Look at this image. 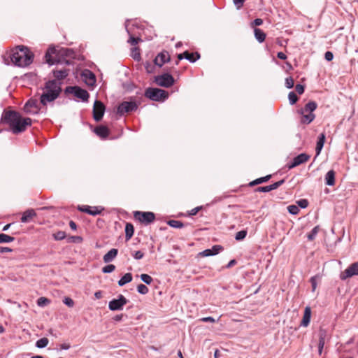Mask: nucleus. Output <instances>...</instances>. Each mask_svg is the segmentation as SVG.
<instances>
[{
	"mask_svg": "<svg viewBox=\"0 0 358 358\" xmlns=\"http://www.w3.org/2000/svg\"><path fill=\"white\" fill-rule=\"evenodd\" d=\"M8 124L11 131L17 134L26 130L27 126H31L32 120L29 117L23 118L20 113L15 110H4L0 120V124Z\"/></svg>",
	"mask_w": 358,
	"mask_h": 358,
	"instance_id": "f257e3e1",
	"label": "nucleus"
},
{
	"mask_svg": "<svg viewBox=\"0 0 358 358\" xmlns=\"http://www.w3.org/2000/svg\"><path fill=\"white\" fill-rule=\"evenodd\" d=\"M12 62L17 66L25 67L30 65L34 60L33 52L26 46L18 45L10 54Z\"/></svg>",
	"mask_w": 358,
	"mask_h": 358,
	"instance_id": "f03ea898",
	"label": "nucleus"
},
{
	"mask_svg": "<svg viewBox=\"0 0 358 358\" xmlns=\"http://www.w3.org/2000/svg\"><path fill=\"white\" fill-rule=\"evenodd\" d=\"M57 54V50L55 47H49L47 50L45 54V62L50 65L52 66L55 64L57 63H62V62L59 59L55 60L52 57V55ZM58 55H59L62 57H71L73 58L75 55V52L70 48H61L58 51Z\"/></svg>",
	"mask_w": 358,
	"mask_h": 358,
	"instance_id": "7ed1b4c3",
	"label": "nucleus"
},
{
	"mask_svg": "<svg viewBox=\"0 0 358 358\" xmlns=\"http://www.w3.org/2000/svg\"><path fill=\"white\" fill-rule=\"evenodd\" d=\"M141 101H136L134 97L129 98V101H124L120 103L117 108V114L122 116L125 113L136 111L138 109Z\"/></svg>",
	"mask_w": 358,
	"mask_h": 358,
	"instance_id": "20e7f679",
	"label": "nucleus"
},
{
	"mask_svg": "<svg viewBox=\"0 0 358 358\" xmlns=\"http://www.w3.org/2000/svg\"><path fill=\"white\" fill-rule=\"evenodd\" d=\"M144 96L153 101H164L169 97L168 92L155 87H148L145 90Z\"/></svg>",
	"mask_w": 358,
	"mask_h": 358,
	"instance_id": "39448f33",
	"label": "nucleus"
},
{
	"mask_svg": "<svg viewBox=\"0 0 358 358\" xmlns=\"http://www.w3.org/2000/svg\"><path fill=\"white\" fill-rule=\"evenodd\" d=\"M66 94H73L75 96L80 99L83 101H88L90 94L88 92L79 86H69L64 90Z\"/></svg>",
	"mask_w": 358,
	"mask_h": 358,
	"instance_id": "423d86ee",
	"label": "nucleus"
},
{
	"mask_svg": "<svg viewBox=\"0 0 358 358\" xmlns=\"http://www.w3.org/2000/svg\"><path fill=\"white\" fill-rule=\"evenodd\" d=\"M134 217L136 220H138L145 225L151 224L155 220V213L150 211H135L134 213Z\"/></svg>",
	"mask_w": 358,
	"mask_h": 358,
	"instance_id": "0eeeda50",
	"label": "nucleus"
},
{
	"mask_svg": "<svg viewBox=\"0 0 358 358\" xmlns=\"http://www.w3.org/2000/svg\"><path fill=\"white\" fill-rule=\"evenodd\" d=\"M154 81L157 85L166 88L171 87L175 83L173 77L168 73L155 76Z\"/></svg>",
	"mask_w": 358,
	"mask_h": 358,
	"instance_id": "6e6552de",
	"label": "nucleus"
},
{
	"mask_svg": "<svg viewBox=\"0 0 358 358\" xmlns=\"http://www.w3.org/2000/svg\"><path fill=\"white\" fill-rule=\"evenodd\" d=\"M62 91V88L57 90H48L43 93L40 97V102L42 105L45 106L48 102L55 101L59 96Z\"/></svg>",
	"mask_w": 358,
	"mask_h": 358,
	"instance_id": "1a4fd4ad",
	"label": "nucleus"
},
{
	"mask_svg": "<svg viewBox=\"0 0 358 358\" xmlns=\"http://www.w3.org/2000/svg\"><path fill=\"white\" fill-rule=\"evenodd\" d=\"M128 300L122 295L119 294L117 299H113L108 303V308L112 311L122 310Z\"/></svg>",
	"mask_w": 358,
	"mask_h": 358,
	"instance_id": "9d476101",
	"label": "nucleus"
},
{
	"mask_svg": "<svg viewBox=\"0 0 358 358\" xmlns=\"http://www.w3.org/2000/svg\"><path fill=\"white\" fill-rule=\"evenodd\" d=\"M106 110V106L103 103L99 100H96L93 106V118L96 122H99L102 120Z\"/></svg>",
	"mask_w": 358,
	"mask_h": 358,
	"instance_id": "9b49d317",
	"label": "nucleus"
},
{
	"mask_svg": "<svg viewBox=\"0 0 358 358\" xmlns=\"http://www.w3.org/2000/svg\"><path fill=\"white\" fill-rule=\"evenodd\" d=\"M23 110L27 114L36 115L39 113L41 107L37 99H29L24 104Z\"/></svg>",
	"mask_w": 358,
	"mask_h": 358,
	"instance_id": "f8f14e48",
	"label": "nucleus"
},
{
	"mask_svg": "<svg viewBox=\"0 0 358 358\" xmlns=\"http://www.w3.org/2000/svg\"><path fill=\"white\" fill-rule=\"evenodd\" d=\"M310 156L306 153H301L294 157L292 162L287 164L288 169H292L309 160Z\"/></svg>",
	"mask_w": 358,
	"mask_h": 358,
	"instance_id": "ddd939ff",
	"label": "nucleus"
},
{
	"mask_svg": "<svg viewBox=\"0 0 358 358\" xmlns=\"http://www.w3.org/2000/svg\"><path fill=\"white\" fill-rule=\"evenodd\" d=\"M354 275H358V262L352 264L340 275V278L342 280H345L348 278Z\"/></svg>",
	"mask_w": 358,
	"mask_h": 358,
	"instance_id": "4468645a",
	"label": "nucleus"
},
{
	"mask_svg": "<svg viewBox=\"0 0 358 358\" xmlns=\"http://www.w3.org/2000/svg\"><path fill=\"white\" fill-rule=\"evenodd\" d=\"M78 210L80 212L86 213L90 215L96 216L101 213L104 208L101 206H78Z\"/></svg>",
	"mask_w": 358,
	"mask_h": 358,
	"instance_id": "2eb2a0df",
	"label": "nucleus"
},
{
	"mask_svg": "<svg viewBox=\"0 0 358 358\" xmlns=\"http://www.w3.org/2000/svg\"><path fill=\"white\" fill-rule=\"evenodd\" d=\"M81 78L83 82L88 86L92 87L96 83V76L94 73L89 69H85L82 71Z\"/></svg>",
	"mask_w": 358,
	"mask_h": 358,
	"instance_id": "dca6fc26",
	"label": "nucleus"
},
{
	"mask_svg": "<svg viewBox=\"0 0 358 358\" xmlns=\"http://www.w3.org/2000/svg\"><path fill=\"white\" fill-rule=\"evenodd\" d=\"M170 62V55L167 51L159 52L154 59L156 66L162 67L165 63Z\"/></svg>",
	"mask_w": 358,
	"mask_h": 358,
	"instance_id": "f3484780",
	"label": "nucleus"
},
{
	"mask_svg": "<svg viewBox=\"0 0 358 358\" xmlns=\"http://www.w3.org/2000/svg\"><path fill=\"white\" fill-rule=\"evenodd\" d=\"M285 182V179H282L278 182H275L270 185L264 186V187H258L255 189V192H268L270 191L278 189L282 185H283Z\"/></svg>",
	"mask_w": 358,
	"mask_h": 358,
	"instance_id": "a211bd4d",
	"label": "nucleus"
},
{
	"mask_svg": "<svg viewBox=\"0 0 358 358\" xmlns=\"http://www.w3.org/2000/svg\"><path fill=\"white\" fill-rule=\"evenodd\" d=\"M224 250V248L220 245H215L210 249H206L199 253L202 257H209L217 255Z\"/></svg>",
	"mask_w": 358,
	"mask_h": 358,
	"instance_id": "6ab92c4d",
	"label": "nucleus"
},
{
	"mask_svg": "<svg viewBox=\"0 0 358 358\" xmlns=\"http://www.w3.org/2000/svg\"><path fill=\"white\" fill-rule=\"evenodd\" d=\"M94 132L101 138H106L110 133L108 128L103 125L96 127Z\"/></svg>",
	"mask_w": 358,
	"mask_h": 358,
	"instance_id": "aec40b11",
	"label": "nucleus"
},
{
	"mask_svg": "<svg viewBox=\"0 0 358 358\" xmlns=\"http://www.w3.org/2000/svg\"><path fill=\"white\" fill-rule=\"evenodd\" d=\"M311 318V309L309 306H306L304 310L303 319L301 322V326L306 327L309 325Z\"/></svg>",
	"mask_w": 358,
	"mask_h": 358,
	"instance_id": "412c9836",
	"label": "nucleus"
},
{
	"mask_svg": "<svg viewBox=\"0 0 358 358\" xmlns=\"http://www.w3.org/2000/svg\"><path fill=\"white\" fill-rule=\"evenodd\" d=\"M36 216V213L34 209H28L25 210L22 216L20 218V220L23 223L29 222L33 217Z\"/></svg>",
	"mask_w": 358,
	"mask_h": 358,
	"instance_id": "4be33fe9",
	"label": "nucleus"
},
{
	"mask_svg": "<svg viewBox=\"0 0 358 358\" xmlns=\"http://www.w3.org/2000/svg\"><path fill=\"white\" fill-rule=\"evenodd\" d=\"M325 139H326V136H325L324 133H321L319 135V136L317 138V144H316V148H315L316 156H318L320 154L321 150H322V148L324 147Z\"/></svg>",
	"mask_w": 358,
	"mask_h": 358,
	"instance_id": "5701e85b",
	"label": "nucleus"
},
{
	"mask_svg": "<svg viewBox=\"0 0 358 358\" xmlns=\"http://www.w3.org/2000/svg\"><path fill=\"white\" fill-rule=\"evenodd\" d=\"M118 250L116 248L110 250L103 257V260L105 263H109L112 262L117 255Z\"/></svg>",
	"mask_w": 358,
	"mask_h": 358,
	"instance_id": "b1692460",
	"label": "nucleus"
},
{
	"mask_svg": "<svg viewBox=\"0 0 358 358\" xmlns=\"http://www.w3.org/2000/svg\"><path fill=\"white\" fill-rule=\"evenodd\" d=\"M336 173L334 170L329 171L325 175V184L328 186H333L335 184Z\"/></svg>",
	"mask_w": 358,
	"mask_h": 358,
	"instance_id": "393cba45",
	"label": "nucleus"
},
{
	"mask_svg": "<svg viewBox=\"0 0 358 358\" xmlns=\"http://www.w3.org/2000/svg\"><path fill=\"white\" fill-rule=\"evenodd\" d=\"M52 73L54 77L57 80H64L69 76V70L66 69L62 70H53Z\"/></svg>",
	"mask_w": 358,
	"mask_h": 358,
	"instance_id": "a878e982",
	"label": "nucleus"
},
{
	"mask_svg": "<svg viewBox=\"0 0 358 358\" xmlns=\"http://www.w3.org/2000/svg\"><path fill=\"white\" fill-rule=\"evenodd\" d=\"M185 59L189 62L194 63L200 58V54L198 52H190L187 50L184 52Z\"/></svg>",
	"mask_w": 358,
	"mask_h": 358,
	"instance_id": "bb28decb",
	"label": "nucleus"
},
{
	"mask_svg": "<svg viewBox=\"0 0 358 358\" xmlns=\"http://www.w3.org/2000/svg\"><path fill=\"white\" fill-rule=\"evenodd\" d=\"M317 104L315 101H310L309 102H308L306 105H305V107L304 108H302L300 111V113L301 114H303L304 112H309V113H313V112L314 110H315V109L317 108Z\"/></svg>",
	"mask_w": 358,
	"mask_h": 358,
	"instance_id": "cd10ccee",
	"label": "nucleus"
},
{
	"mask_svg": "<svg viewBox=\"0 0 358 358\" xmlns=\"http://www.w3.org/2000/svg\"><path fill=\"white\" fill-rule=\"evenodd\" d=\"M125 238L126 241L130 240L134 234V225L130 222H127L125 225Z\"/></svg>",
	"mask_w": 358,
	"mask_h": 358,
	"instance_id": "c85d7f7f",
	"label": "nucleus"
},
{
	"mask_svg": "<svg viewBox=\"0 0 358 358\" xmlns=\"http://www.w3.org/2000/svg\"><path fill=\"white\" fill-rule=\"evenodd\" d=\"M254 34L256 40L260 43H263L266 39V34L259 28H254Z\"/></svg>",
	"mask_w": 358,
	"mask_h": 358,
	"instance_id": "c756f323",
	"label": "nucleus"
},
{
	"mask_svg": "<svg viewBox=\"0 0 358 358\" xmlns=\"http://www.w3.org/2000/svg\"><path fill=\"white\" fill-rule=\"evenodd\" d=\"M132 279V274L131 273H127L118 280V285L120 287H122L124 285L131 282Z\"/></svg>",
	"mask_w": 358,
	"mask_h": 358,
	"instance_id": "7c9ffc66",
	"label": "nucleus"
},
{
	"mask_svg": "<svg viewBox=\"0 0 358 358\" xmlns=\"http://www.w3.org/2000/svg\"><path fill=\"white\" fill-rule=\"evenodd\" d=\"M271 178V175L270 174V175H267V176H264V177H261V178H257V179L252 180V182H250L249 183V186L253 187V186H255L256 185H259V184H262L263 182H266L268 180H269Z\"/></svg>",
	"mask_w": 358,
	"mask_h": 358,
	"instance_id": "2f4dec72",
	"label": "nucleus"
},
{
	"mask_svg": "<svg viewBox=\"0 0 358 358\" xmlns=\"http://www.w3.org/2000/svg\"><path fill=\"white\" fill-rule=\"evenodd\" d=\"M61 88L57 82L55 80H48L45 83V90H53Z\"/></svg>",
	"mask_w": 358,
	"mask_h": 358,
	"instance_id": "473e14b6",
	"label": "nucleus"
},
{
	"mask_svg": "<svg viewBox=\"0 0 358 358\" xmlns=\"http://www.w3.org/2000/svg\"><path fill=\"white\" fill-rule=\"evenodd\" d=\"M167 224L176 229L182 228L185 224L180 220H170L167 221Z\"/></svg>",
	"mask_w": 358,
	"mask_h": 358,
	"instance_id": "72a5a7b5",
	"label": "nucleus"
},
{
	"mask_svg": "<svg viewBox=\"0 0 358 358\" xmlns=\"http://www.w3.org/2000/svg\"><path fill=\"white\" fill-rule=\"evenodd\" d=\"M315 118V115L313 113H308L307 115H303L301 122L303 124H309L311 123L314 119Z\"/></svg>",
	"mask_w": 358,
	"mask_h": 358,
	"instance_id": "f704fd0d",
	"label": "nucleus"
},
{
	"mask_svg": "<svg viewBox=\"0 0 358 358\" xmlns=\"http://www.w3.org/2000/svg\"><path fill=\"white\" fill-rule=\"evenodd\" d=\"M15 240L13 236H10L6 234H0V244L13 242Z\"/></svg>",
	"mask_w": 358,
	"mask_h": 358,
	"instance_id": "c9c22d12",
	"label": "nucleus"
},
{
	"mask_svg": "<svg viewBox=\"0 0 358 358\" xmlns=\"http://www.w3.org/2000/svg\"><path fill=\"white\" fill-rule=\"evenodd\" d=\"M319 231H320V227L319 226H315L311 230V231L309 234H308V235H307V238H308V241H313L315 238V237H316L317 234H318Z\"/></svg>",
	"mask_w": 358,
	"mask_h": 358,
	"instance_id": "e433bc0d",
	"label": "nucleus"
},
{
	"mask_svg": "<svg viewBox=\"0 0 358 358\" xmlns=\"http://www.w3.org/2000/svg\"><path fill=\"white\" fill-rule=\"evenodd\" d=\"M327 337V331L323 329H320L319 331V342L318 345H324L325 338Z\"/></svg>",
	"mask_w": 358,
	"mask_h": 358,
	"instance_id": "4c0bfd02",
	"label": "nucleus"
},
{
	"mask_svg": "<svg viewBox=\"0 0 358 358\" xmlns=\"http://www.w3.org/2000/svg\"><path fill=\"white\" fill-rule=\"evenodd\" d=\"M48 343L49 341L47 338H42L36 342L35 345L38 348H44L48 345Z\"/></svg>",
	"mask_w": 358,
	"mask_h": 358,
	"instance_id": "58836bf2",
	"label": "nucleus"
},
{
	"mask_svg": "<svg viewBox=\"0 0 358 358\" xmlns=\"http://www.w3.org/2000/svg\"><path fill=\"white\" fill-rule=\"evenodd\" d=\"M36 303L40 307H45L50 303V300L46 297L41 296L37 299Z\"/></svg>",
	"mask_w": 358,
	"mask_h": 358,
	"instance_id": "ea45409f",
	"label": "nucleus"
},
{
	"mask_svg": "<svg viewBox=\"0 0 358 358\" xmlns=\"http://www.w3.org/2000/svg\"><path fill=\"white\" fill-rule=\"evenodd\" d=\"M140 278H141V280L146 285H150L153 281L152 278L150 275H149L148 274H145V273L141 274L140 275Z\"/></svg>",
	"mask_w": 358,
	"mask_h": 358,
	"instance_id": "a19ab883",
	"label": "nucleus"
},
{
	"mask_svg": "<svg viewBox=\"0 0 358 358\" xmlns=\"http://www.w3.org/2000/svg\"><path fill=\"white\" fill-rule=\"evenodd\" d=\"M137 292L143 295L147 294L149 292L148 287L143 284H139L137 286Z\"/></svg>",
	"mask_w": 358,
	"mask_h": 358,
	"instance_id": "79ce46f5",
	"label": "nucleus"
},
{
	"mask_svg": "<svg viewBox=\"0 0 358 358\" xmlns=\"http://www.w3.org/2000/svg\"><path fill=\"white\" fill-rule=\"evenodd\" d=\"M288 99L291 105H294L297 102L299 98L294 92H290L288 94Z\"/></svg>",
	"mask_w": 358,
	"mask_h": 358,
	"instance_id": "37998d69",
	"label": "nucleus"
},
{
	"mask_svg": "<svg viewBox=\"0 0 358 358\" xmlns=\"http://www.w3.org/2000/svg\"><path fill=\"white\" fill-rule=\"evenodd\" d=\"M320 277L319 275H314L310 278V282L311 283L313 292L315 291V289L317 288V280H320Z\"/></svg>",
	"mask_w": 358,
	"mask_h": 358,
	"instance_id": "c03bdc74",
	"label": "nucleus"
},
{
	"mask_svg": "<svg viewBox=\"0 0 358 358\" xmlns=\"http://www.w3.org/2000/svg\"><path fill=\"white\" fill-rule=\"evenodd\" d=\"M53 237L56 241H62L66 238V233L63 231H58L53 234Z\"/></svg>",
	"mask_w": 358,
	"mask_h": 358,
	"instance_id": "a18cd8bd",
	"label": "nucleus"
},
{
	"mask_svg": "<svg viewBox=\"0 0 358 358\" xmlns=\"http://www.w3.org/2000/svg\"><path fill=\"white\" fill-rule=\"evenodd\" d=\"M247 231L246 230H241L236 233L235 236V239L238 241H243L247 236Z\"/></svg>",
	"mask_w": 358,
	"mask_h": 358,
	"instance_id": "49530a36",
	"label": "nucleus"
},
{
	"mask_svg": "<svg viewBox=\"0 0 358 358\" xmlns=\"http://www.w3.org/2000/svg\"><path fill=\"white\" fill-rule=\"evenodd\" d=\"M287 210L292 215H297L299 212V208L296 205H289L287 206Z\"/></svg>",
	"mask_w": 358,
	"mask_h": 358,
	"instance_id": "de8ad7c7",
	"label": "nucleus"
},
{
	"mask_svg": "<svg viewBox=\"0 0 358 358\" xmlns=\"http://www.w3.org/2000/svg\"><path fill=\"white\" fill-rule=\"evenodd\" d=\"M115 266L113 264H108L102 268V272L103 273H110L114 271Z\"/></svg>",
	"mask_w": 358,
	"mask_h": 358,
	"instance_id": "09e8293b",
	"label": "nucleus"
},
{
	"mask_svg": "<svg viewBox=\"0 0 358 358\" xmlns=\"http://www.w3.org/2000/svg\"><path fill=\"white\" fill-rule=\"evenodd\" d=\"M141 38H138V37H134V36L132 35H130V37H129V39L128 41V42L131 45H136V44L138 43L139 41H141Z\"/></svg>",
	"mask_w": 358,
	"mask_h": 358,
	"instance_id": "8fccbe9b",
	"label": "nucleus"
},
{
	"mask_svg": "<svg viewBox=\"0 0 358 358\" xmlns=\"http://www.w3.org/2000/svg\"><path fill=\"white\" fill-rule=\"evenodd\" d=\"M294 85V79L292 77L287 78L285 79V86L288 89H291Z\"/></svg>",
	"mask_w": 358,
	"mask_h": 358,
	"instance_id": "3c124183",
	"label": "nucleus"
},
{
	"mask_svg": "<svg viewBox=\"0 0 358 358\" xmlns=\"http://www.w3.org/2000/svg\"><path fill=\"white\" fill-rule=\"evenodd\" d=\"M138 50V48H134L132 50L131 57L136 61H140L141 59V54L138 52H137Z\"/></svg>",
	"mask_w": 358,
	"mask_h": 358,
	"instance_id": "603ef678",
	"label": "nucleus"
},
{
	"mask_svg": "<svg viewBox=\"0 0 358 358\" xmlns=\"http://www.w3.org/2000/svg\"><path fill=\"white\" fill-rule=\"evenodd\" d=\"M83 240V238L80 236H72L69 238V242L79 243H81Z\"/></svg>",
	"mask_w": 358,
	"mask_h": 358,
	"instance_id": "864d4df0",
	"label": "nucleus"
},
{
	"mask_svg": "<svg viewBox=\"0 0 358 358\" xmlns=\"http://www.w3.org/2000/svg\"><path fill=\"white\" fill-rule=\"evenodd\" d=\"M262 24H263V20L262 19H261V18H256L255 20H254L250 23V27L255 28V27L260 26Z\"/></svg>",
	"mask_w": 358,
	"mask_h": 358,
	"instance_id": "5fc2aeb1",
	"label": "nucleus"
},
{
	"mask_svg": "<svg viewBox=\"0 0 358 358\" xmlns=\"http://www.w3.org/2000/svg\"><path fill=\"white\" fill-rule=\"evenodd\" d=\"M63 303L69 307H73L74 305L73 300L70 297H65L63 300Z\"/></svg>",
	"mask_w": 358,
	"mask_h": 358,
	"instance_id": "6e6d98bb",
	"label": "nucleus"
},
{
	"mask_svg": "<svg viewBox=\"0 0 358 358\" xmlns=\"http://www.w3.org/2000/svg\"><path fill=\"white\" fill-rule=\"evenodd\" d=\"M298 207H301V208H306L308 205V201L307 199H300L297 201Z\"/></svg>",
	"mask_w": 358,
	"mask_h": 358,
	"instance_id": "4d7b16f0",
	"label": "nucleus"
},
{
	"mask_svg": "<svg viewBox=\"0 0 358 358\" xmlns=\"http://www.w3.org/2000/svg\"><path fill=\"white\" fill-rule=\"evenodd\" d=\"M295 90L299 94H302L304 92L305 87L303 85L297 84L295 86Z\"/></svg>",
	"mask_w": 358,
	"mask_h": 358,
	"instance_id": "13d9d810",
	"label": "nucleus"
},
{
	"mask_svg": "<svg viewBox=\"0 0 358 358\" xmlns=\"http://www.w3.org/2000/svg\"><path fill=\"white\" fill-rule=\"evenodd\" d=\"M233 2L236 6V8L239 10L243 7L245 0H233Z\"/></svg>",
	"mask_w": 358,
	"mask_h": 358,
	"instance_id": "bf43d9fd",
	"label": "nucleus"
},
{
	"mask_svg": "<svg viewBox=\"0 0 358 358\" xmlns=\"http://www.w3.org/2000/svg\"><path fill=\"white\" fill-rule=\"evenodd\" d=\"M199 320L201 322H211V323L215 322V318H213V317H210V316L202 317Z\"/></svg>",
	"mask_w": 358,
	"mask_h": 358,
	"instance_id": "052dcab7",
	"label": "nucleus"
},
{
	"mask_svg": "<svg viewBox=\"0 0 358 358\" xmlns=\"http://www.w3.org/2000/svg\"><path fill=\"white\" fill-rule=\"evenodd\" d=\"M143 256L144 254L140 250L136 251L133 255L134 258L137 260L142 259Z\"/></svg>",
	"mask_w": 358,
	"mask_h": 358,
	"instance_id": "680f3d73",
	"label": "nucleus"
},
{
	"mask_svg": "<svg viewBox=\"0 0 358 358\" xmlns=\"http://www.w3.org/2000/svg\"><path fill=\"white\" fill-rule=\"evenodd\" d=\"M202 206H197L193 209H192L189 212V216H193V215H196V213L202 209Z\"/></svg>",
	"mask_w": 358,
	"mask_h": 358,
	"instance_id": "e2e57ef3",
	"label": "nucleus"
},
{
	"mask_svg": "<svg viewBox=\"0 0 358 358\" xmlns=\"http://www.w3.org/2000/svg\"><path fill=\"white\" fill-rule=\"evenodd\" d=\"M324 58L327 61L331 62L334 59V55L330 51H327L324 54Z\"/></svg>",
	"mask_w": 358,
	"mask_h": 358,
	"instance_id": "0e129e2a",
	"label": "nucleus"
},
{
	"mask_svg": "<svg viewBox=\"0 0 358 358\" xmlns=\"http://www.w3.org/2000/svg\"><path fill=\"white\" fill-rule=\"evenodd\" d=\"M12 251L13 250L10 248L0 246V253L10 252Z\"/></svg>",
	"mask_w": 358,
	"mask_h": 358,
	"instance_id": "69168bd1",
	"label": "nucleus"
},
{
	"mask_svg": "<svg viewBox=\"0 0 358 358\" xmlns=\"http://www.w3.org/2000/svg\"><path fill=\"white\" fill-rule=\"evenodd\" d=\"M237 263L236 260V259H231L225 266V268H229L232 266H234V265H236Z\"/></svg>",
	"mask_w": 358,
	"mask_h": 358,
	"instance_id": "338daca9",
	"label": "nucleus"
},
{
	"mask_svg": "<svg viewBox=\"0 0 358 358\" xmlns=\"http://www.w3.org/2000/svg\"><path fill=\"white\" fill-rule=\"evenodd\" d=\"M277 57H278V58H279L280 59H282V60H285L287 59L286 55L285 53H283L282 52H278Z\"/></svg>",
	"mask_w": 358,
	"mask_h": 358,
	"instance_id": "774afa93",
	"label": "nucleus"
}]
</instances>
